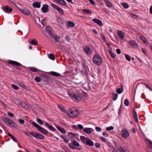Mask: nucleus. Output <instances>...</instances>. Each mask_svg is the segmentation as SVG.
Instances as JSON below:
<instances>
[{
	"instance_id": "obj_14",
	"label": "nucleus",
	"mask_w": 152,
	"mask_h": 152,
	"mask_svg": "<svg viewBox=\"0 0 152 152\" xmlns=\"http://www.w3.org/2000/svg\"><path fill=\"white\" fill-rule=\"evenodd\" d=\"M2 9H3L4 11L7 13L11 12L12 10V8H9L8 6H6L3 8Z\"/></svg>"
},
{
	"instance_id": "obj_10",
	"label": "nucleus",
	"mask_w": 152,
	"mask_h": 152,
	"mask_svg": "<svg viewBox=\"0 0 152 152\" xmlns=\"http://www.w3.org/2000/svg\"><path fill=\"white\" fill-rule=\"evenodd\" d=\"M48 5L47 4L43 5L41 8V10L44 13H46L48 12Z\"/></svg>"
},
{
	"instance_id": "obj_48",
	"label": "nucleus",
	"mask_w": 152,
	"mask_h": 152,
	"mask_svg": "<svg viewBox=\"0 0 152 152\" xmlns=\"http://www.w3.org/2000/svg\"><path fill=\"white\" fill-rule=\"evenodd\" d=\"M143 84H144L148 88L149 90H150L152 91V88L151 87V86H150V85L148 84H146V83H144Z\"/></svg>"
},
{
	"instance_id": "obj_23",
	"label": "nucleus",
	"mask_w": 152,
	"mask_h": 152,
	"mask_svg": "<svg viewBox=\"0 0 152 152\" xmlns=\"http://www.w3.org/2000/svg\"><path fill=\"white\" fill-rule=\"evenodd\" d=\"M33 6L35 8H39L40 7V3L37 2H34L33 4Z\"/></svg>"
},
{
	"instance_id": "obj_3",
	"label": "nucleus",
	"mask_w": 152,
	"mask_h": 152,
	"mask_svg": "<svg viewBox=\"0 0 152 152\" xmlns=\"http://www.w3.org/2000/svg\"><path fill=\"white\" fill-rule=\"evenodd\" d=\"M80 139L83 143H86L87 145L90 146L94 145V143L92 141L84 136H81Z\"/></svg>"
},
{
	"instance_id": "obj_9",
	"label": "nucleus",
	"mask_w": 152,
	"mask_h": 152,
	"mask_svg": "<svg viewBox=\"0 0 152 152\" xmlns=\"http://www.w3.org/2000/svg\"><path fill=\"white\" fill-rule=\"evenodd\" d=\"M3 120L6 124H8L10 126H12V124H14L13 121L8 118L4 117L3 118Z\"/></svg>"
},
{
	"instance_id": "obj_39",
	"label": "nucleus",
	"mask_w": 152,
	"mask_h": 152,
	"mask_svg": "<svg viewBox=\"0 0 152 152\" xmlns=\"http://www.w3.org/2000/svg\"><path fill=\"white\" fill-rule=\"evenodd\" d=\"M11 87L12 88L15 90H18L19 89V88L17 86L13 84L11 85Z\"/></svg>"
},
{
	"instance_id": "obj_7",
	"label": "nucleus",
	"mask_w": 152,
	"mask_h": 152,
	"mask_svg": "<svg viewBox=\"0 0 152 152\" xmlns=\"http://www.w3.org/2000/svg\"><path fill=\"white\" fill-rule=\"evenodd\" d=\"M30 134L36 138L39 139H43L44 138V136L42 134L36 132H30Z\"/></svg>"
},
{
	"instance_id": "obj_25",
	"label": "nucleus",
	"mask_w": 152,
	"mask_h": 152,
	"mask_svg": "<svg viewBox=\"0 0 152 152\" xmlns=\"http://www.w3.org/2000/svg\"><path fill=\"white\" fill-rule=\"evenodd\" d=\"M118 34L120 38L122 40L124 39V34L122 31H118Z\"/></svg>"
},
{
	"instance_id": "obj_55",
	"label": "nucleus",
	"mask_w": 152,
	"mask_h": 152,
	"mask_svg": "<svg viewBox=\"0 0 152 152\" xmlns=\"http://www.w3.org/2000/svg\"><path fill=\"white\" fill-rule=\"evenodd\" d=\"M118 95L117 94H115L113 96V100L114 101H115L117 98Z\"/></svg>"
},
{
	"instance_id": "obj_35",
	"label": "nucleus",
	"mask_w": 152,
	"mask_h": 152,
	"mask_svg": "<svg viewBox=\"0 0 152 152\" xmlns=\"http://www.w3.org/2000/svg\"><path fill=\"white\" fill-rule=\"evenodd\" d=\"M59 13L61 15H63L64 13V10L61 8L59 7L57 9Z\"/></svg>"
},
{
	"instance_id": "obj_38",
	"label": "nucleus",
	"mask_w": 152,
	"mask_h": 152,
	"mask_svg": "<svg viewBox=\"0 0 152 152\" xmlns=\"http://www.w3.org/2000/svg\"><path fill=\"white\" fill-rule=\"evenodd\" d=\"M108 52L111 57H112L113 58H115V55L112 52V51L109 50Z\"/></svg>"
},
{
	"instance_id": "obj_30",
	"label": "nucleus",
	"mask_w": 152,
	"mask_h": 152,
	"mask_svg": "<svg viewBox=\"0 0 152 152\" xmlns=\"http://www.w3.org/2000/svg\"><path fill=\"white\" fill-rule=\"evenodd\" d=\"M7 134L11 138L12 140L14 141V142H17V140L14 137L12 136V135L9 133H7Z\"/></svg>"
},
{
	"instance_id": "obj_52",
	"label": "nucleus",
	"mask_w": 152,
	"mask_h": 152,
	"mask_svg": "<svg viewBox=\"0 0 152 152\" xmlns=\"http://www.w3.org/2000/svg\"><path fill=\"white\" fill-rule=\"evenodd\" d=\"M123 90H121L120 88H118L117 89L116 91L119 94H120L123 92Z\"/></svg>"
},
{
	"instance_id": "obj_47",
	"label": "nucleus",
	"mask_w": 152,
	"mask_h": 152,
	"mask_svg": "<svg viewBox=\"0 0 152 152\" xmlns=\"http://www.w3.org/2000/svg\"><path fill=\"white\" fill-rule=\"evenodd\" d=\"M125 57L126 59L128 61H130L131 60V58L130 56L127 54L125 55Z\"/></svg>"
},
{
	"instance_id": "obj_32",
	"label": "nucleus",
	"mask_w": 152,
	"mask_h": 152,
	"mask_svg": "<svg viewBox=\"0 0 152 152\" xmlns=\"http://www.w3.org/2000/svg\"><path fill=\"white\" fill-rule=\"evenodd\" d=\"M82 11L88 14H91L92 13V12L88 9L83 10Z\"/></svg>"
},
{
	"instance_id": "obj_13",
	"label": "nucleus",
	"mask_w": 152,
	"mask_h": 152,
	"mask_svg": "<svg viewBox=\"0 0 152 152\" xmlns=\"http://www.w3.org/2000/svg\"><path fill=\"white\" fill-rule=\"evenodd\" d=\"M84 51L85 53L88 55H89L91 53V50L90 49L89 47L88 46H86L85 48L84 49Z\"/></svg>"
},
{
	"instance_id": "obj_19",
	"label": "nucleus",
	"mask_w": 152,
	"mask_h": 152,
	"mask_svg": "<svg viewBox=\"0 0 152 152\" xmlns=\"http://www.w3.org/2000/svg\"><path fill=\"white\" fill-rule=\"evenodd\" d=\"M45 125L47 128L49 129V130L52 131H55L56 130V129L54 127H53L52 125H49L46 122H45Z\"/></svg>"
},
{
	"instance_id": "obj_11",
	"label": "nucleus",
	"mask_w": 152,
	"mask_h": 152,
	"mask_svg": "<svg viewBox=\"0 0 152 152\" xmlns=\"http://www.w3.org/2000/svg\"><path fill=\"white\" fill-rule=\"evenodd\" d=\"M20 11L25 15H28L30 14V11L26 9H20Z\"/></svg>"
},
{
	"instance_id": "obj_24",
	"label": "nucleus",
	"mask_w": 152,
	"mask_h": 152,
	"mask_svg": "<svg viewBox=\"0 0 152 152\" xmlns=\"http://www.w3.org/2000/svg\"><path fill=\"white\" fill-rule=\"evenodd\" d=\"M46 30L48 34L49 35H51V31L52 30L51 28L49 26H47L46 28Z\"/></svg>"
},
{
	"instance_id": "obj_61",
	"label": "nucleus",
	"mask_w": 152,
	"mask_h": 152,
	"mask_svg": "<svg viewBox=\"0 0 152 152\" xmlns=\"http://www.w3.org/2000/svg\"><path fill=\"white\" fill-rule=\"evenodd\" d=\"M93 5H95V2L93 0H88Z\"/></svg>"
},
{
	"instance_id": "obj_12",
	"label": "nucleus",
	"mask_w": 152,
	"mask_h": 152,
	"mask_svg": "<svg viewBox=\"0 0 152 152\" xmlns=\"http://www.w3.org/2000/svg\"><path fill=\"white\" fill-rule=\"evenodd\" d=\"M128 42L133 48H136L137 47V42L134 40H130Z\"/></svg>"
},
{
	"instance_id": "obj_43",
	"label": "nucleus",
	"mask_w": 152,
	"mask_h": 152,
	"mask_svg": "<svg viewBox=\"0 0 152 152\" xmlns=\"http://www.w3.org/2000/svg\"><path fill=\"white\" fill-rule=\"evenodd\" d=\"M29 69L31 70L34 72H36L38 70V69L34 67H30Z\"/></svg>"
},
{
	"instance_id": "obj_17",
	"label": "nucleus",
	"mask_w": 152,
	"mask_h": 152,
	"mask_svg": "<svg viewBox=\"0 0 152 152\" xmlns=\"http://www.w3.org/2000/svg\"><path fill=\"white\" fill-rule=\"evenodd\" d=\"M9 63L12 65L13 66H20L21 65V64L20 63L17 62L12 60H10V61H9Z\"/></svg>"
},
{
	"instance_id": "obj_54",
	"label": "nucleus",
	"mask_w": 152,
	"mask_h": 152,
	"mask_svg": "<svg viewBox=\"0 0 152 152\" xmlns=\"http://www.w3.org/2000/svg\"><path fill=\"white\" fill-rule=\"evenodd\" d=\"M19 85L22 87L24 88L25 87V85L22 82H20L19 83Z\"/></svg>"
},
{
	"instance_id": "obj_57",
	"label": "nucleus",
	"mask_w": 152,
	"mask_h": 152,
	"mask_svg": "<svg viewBox=\"0 0 152 152\" xmlns=\"http://www.w3.org/2000/svg\"><path fill=\"white\" fill-rule=\"evenodd\" d=\"M102 135L106 137L108 136V135L106 132H103L102 133Z\"/></svg>"
},
{
	"instance_id": "obj_34",
	"label": "nucleus",
	"mask_w": 152,
	"mask_h": 152,
	"mask_svg": "<svg viewBox=\"0 0 152 152\" xmlns=\"http://www.w3.org/2000/svg\"><path fill=\"white\" fill-rule=\"evenodd\" d=\"M49 58L53 60H54L55 59V57L53 54H50V55H48Z\"/></svg>"
},
{
	"instance_id": "obj_37",
	"label": "nucleus",
	"mask_w": 152,
	"mask_h": 152,
	"mask_svg": "<svg viewBox=\"0 0 152 152\" xmlns=\"http://www.w3.org/2000/svg\"><path fill=\"white\" fill-rule=\"evenodd\" d=\"M134 118L135 119V121L137 122H138V120L137 117V114L136 112L135 111L134 113L133 114Z\"/></svg>"
},
{
	"instance_id": "obj_8",
	"label": "nucleus",
	"mask_w": 152,
	"mask_h": 152,
	"mask_svg": "<svg viewBox=\"0 0 152 152\" xmlns=\"http://www.w3.org/2000/svg\"><path fill=\"white\" fill-rule=\"evenodd\" d=\"M113 152H128V151L126 148L120 146L118 148H114Z\"/></svg>"
},
{
	"instance_id": "obj_22",
	"label": "nucleus",
	"mask_w": 152,
	"mask_h": 152,
	"mask_svg": "<svg viewBox=\"0 0 152 152\" xmlns=\"http://www.w3.org/2000/svg\"><path fill=\"white\" fill-rule=\"evenodd\" d=\"M92 21L98 24L99 26H101L102 25V22L99 19H94L92 20Z\"/></svg>"
},
{
	"instance_id": "obj_5",
	"label": "nucleus",
	"mask_w": 152,
	"mask_h": 152,
	"mask_svg": "<svg viewBox=\"0 0 152 152\" xmlns=\"http://www.w3.org/2000/svg\"><path fill=\"white\" fill-rule=\"evenodd\" d=\"M122 136L124 139H126L129 136V133L128 130L125 128L122 129L121 132Z\"/></svg>"
},
{
	"instance_id": "obj_46",
	"label": "nucleus",
	"mask_w": 152,
	"mask_h": 152,
	"mask_svg": "<svg viewBox=\"0 0 152 152\" xmlns=\"http://www.w3.org/2000/svg\"><path fill=\"white\" fill-rule=\"evenodd\" d=\"M51 6L55 8V9L57 10V9L59 7L57 5H55V4L52 3L51 4Z\"/></svg>"
},
{
	"instance_id": "obj_64",
	"label": "nucleus",
	"mask_w": 152,
	"mask_h": 152,
	"mask_svg": "<svg viewBox=\"0 0 152 152\" xmlns=\"http://www.w3.org/2000/svg\"><path fill=\"white\" fill-rule=\"evenodd\" d=\"M141 50H142V52L144 54H146V52L145 50V49H144L143 48H141Z\"/></svg>"
},
{
	"instance_id": "obj_31",
	"label": "nucleus",
	"mask_w": 152,
	"mask_h": 152,
	"mask_svg": "<svg viewBox=\"0 0 152 152\" xmlns=\"http://www.w3.org/2000/svg\"><path fill=\"white\" fill-rule=\"evenodd\" d=\"M122 6L125 9H128L129 8V6L128 4L126 3H122L121 4Z\"/></svg>"
},
{
	"instance_id": "obj_33",
	"label": "nucleus",
	"mask_w": 152,
	"mask_h": 152,
	"mask_svg": "<svg viewBox=\"0 0 152 152\" xmlns=\"http://www.w3.org/2000/svg\"><path fill=\"white\" fill-rule=\"evenodd\" d=\"M38 44V42H37L36 39H34L31 40V42L30 44H32L34 45H36Z\"/></svg>"
},
{
	"instance_id": "obj_4",
	"label": "nucleus",
	"mask_w": 152,
	"mask_h": 152,
	"mask_svg": "<svg viewBox=\"0 0 152 152\" xmlns=\"http://www.w3.org/2000/svg\"><path fill=\"white\" fill-rule=\"evenodd\" d=\"M69 96L73 100L79 101L81 99V97L79 95H77L76 94L73 93H68Z\"/></svg>"
},
{
	"instance_id": "obj_49",
	"label": "nucleus",
	"mask_w": 152,
	"mask_h": 152,
	"mask_svg": "<svg viewBox=\"0 0 152 152\" xmlns=\"http://www.w3.org/2000/svg\"><path fill=\"white\" fill-rule=\"evenodd\" d=\"M35 80L36 81L39 82H40L41 79L39 77L37 76L35 77Z\"/></svg>"
},
{
	"instance_id": "obj_45",
	"label": "nucleus",
	"mask_w": 152,
	"mask_h": 152,
	"mask_svg": "<svg viewBox=\"0 0 152 152\" xmlns=\"http://www.w3.org/2000/svg\"><path fill=\"white\" fill-rule=\"evenodd\" d=\"M113 126H110L106 127V130L107 131H109L113 129Z\"/></svg>"
},
{
	"instance_id": "obj_50",
	"label": "nucleus",
	"mask_w": 152,
	"mask_h": 152,
	"mask_svg": "<svg viewBox=\"0 0 152 152\" xmlns=\"http://www.w3.org/2000/svg\"><path fill=\"white\" fill-rule=\"evenodd\" d=\"M37 121L41 125H42L43 124V122L40 119L37 118Z\"/></svg>"
},
{
	"instance_id": "obj_42",
	"label": "nucleus",
	"mask_w": 152,
	"mask_h": 152,
	"mask_svg": "<svg viewBox=\"0 0 152 152\" xmlns=\"http://www.w3.org/2000/svg\"><path fill=\"white\" fill-rule=\"evenodd\" d=\"M61 137L62 139H64V141L68 143L69 142V140H68L66 138L65 136L61 135Z\"/></svg>"
},
{
	"instance_id": "obj_63",
	"label": "nucleus",
	"mask_w": 152,
	"mask_h": 152,
	"mask_svg": "<svg viewBox=\"0 0 152 152\" xmlns=\"http://www.w3.org/2000/svg\"><path fill=\"white\" fill-rule=\"evenodd\" d=\"M7 114L10 117H13L14 116V114L13 113L10 112H8Z\"/></svg>"
},
{
	"instance_id": "obj_36",
	"label": "nucleus",
	"mask_w": 152,
	"mask_h": 152,
	"mask_svg": "<svg viewBox=\"0 0 152 152\" xmlns=\"http://www.w3.org/2000/svg\"><path fill=\"white\" fill-rule=\"evenodd\" d=\"M59 107L61 109V110L64 113L66 112V110L65 109L64 106L62 105H58Z\"/></svg>"
},
{
	"instance_id": "obj_28",
	"label": "nucleus",
	"mask_w": 152,
	"mask_h": 152,
	"mask_svg": "<svg viewBox=\"0 0 152 152\" xmlns=\"http://www.w3.org/2000/svg\"><path fill=\"white\" fill-rule=\"evenodd\" d=\"M66 24L68 27H73L75 26V24L70 21L67 22L66 23Z\"/></svg>"
},
{
	"instance_id": "obj_6",
	"label": "nucleus",
	"mask_w": 152,
	"mask_h": 152,
	"mask_svg": "<svg viewBox=\"0 0 152 152\" xmlns=\"http://www.w3.org/2000/svg\"><path fill=\"white\" fill-rule=\"evenodd\" d=\"M79 143L75 141H72L68 145L69 147L72 149H76V147L79 146Z\"/></svg>"
},
{
	"instance_id": "obj_51",
	"label": "nucleus",
	"mask_w": 152,
	"mask_h": 152,
	"mask_svg": "<svg viewBox=\"0 0 152 152\" xmlns=\"http://www.w3.org/2000/svg\"><path fill=\"white\" fill-rule=\"evenodd\" d=\"M124 104L126 106H128L129 104V101L127 99H125L124 101Z\"/></svg>"
},
{
	"instance_id": "obj_27",
	"label": "nucleus",
	"mask_w": 152,
	"mask_h": 152,
	"mask_svg": "<svg viewBox=\"0 0 152 152\" xmlns=\"http://www.w3.org/2000/svg\"><path fill=\"white\" fill-rule=\"evenodd\" d=\"M50 73L52 75L56 77H59L61 76V75L59 73L54 72H51Z\"/></svg>"
},
{
	"instance_id": "obj_15",
	"label": "nucleus",
	"mask_w": 152,
	"mask_h": 152,
	"mask_svg": "<svg viewBox=\"0 0 152 152\" xmlns=\"http://www.w3.org/2000/svg\"><path fill=\"white\" fill-rule=\"evenodd\" d=\"M37 129L39 131L43 134H47L48 133V132L46 130L40 126Z\"/></svg>"
},
{
	"instance_id": "obj_18",
	"label": "nucleus",
	"mask_w": 152,
	"mask_h": 152,
	"mask_svg": "<svg viewBox=\"0 0 152 152\" xmlns=\"http://www.w3.org/2000/svg\"><path fill=\"white\" fill-rule=\"evenodd\" d=\"M93 131V129L91 128H85L83 129V132L88 134H91Z\"/></svg>"
},
{
	"instance_id": "obj_40",
	"label": "nucleus",
	"mask_w": 152,
	"mask_h": 152,
	"mask_svg": "<svg viewBox=\"0 0 152 152\" xmlns=\"http://www.w3.org/2000/svg\"><path fill=\"white\" fill-rule=\"evenodd\" d=\"M99 138L100 140L106 143L108 141L107 140V139L103 137H99Z\"/></svg>"
},
{
	"instance_id": "obj_62",
	"label": "nucleus",
	"mask_w": 152,
	"mask_h": 152,
	"mask_svg": "<svg viewBox=\"0 0 152 152\" xmlns=\"http://www.w3.org/2000/svg\"><path fill=\"white\" fill-rule=\"evenodd\" d=\"M30 132H25L24 133V134L28 136H29V134H30Z\"/></svg>"
},
{
	"instance_id": "obj_2",
	"label": "nucleus",
	"mask_w": 152,
	"mask_h": 152,
	"mask_svg": "<svg viewBox=\"0 0 152 152\" xmlns=\"http://www.w3.org/2000/svg\"><path fill=\"white\" fill-rule=\"evenodd\" d=\"M93 62L94 64L97 65H100L102 63V59L100 55L96 54L94 57Z\"/></svg>"
},
{
	"instance_id": "obj_41",
	"label": "nucleus",
	"mask_w": 152,
	"mask_h": 152,
	"mask_svg": "<svg viewBox=\"0 0 152 152\" xmlns=\"http://www.w3.org/2000/svg\"><path fill=\"white\" fill-rule=\"evenodd\" d=\"M54 38L55 39V40L58 42H59V40L60 39V37L57 36H54Z\"/></svg>"
},
{
	"instance_id": "obj_20",
	"label": "nucleus",
	"mask_w": 152,
	"mask_h": 152,
	"mask_svg": "<svg viewBox=\"0 0 152 152\" xmlns=\"http://www.w3.org/2000/svg\"><path fill=\"white\" fill-rule=\"evenodd\" d=\"M56 126L58 130L61 133L63 134H65L66 133V132L64 128L61 127L58 125H56Z\"/></svg>"
},
{
	"instance_id": "obj_1",
	"label": "nucleus",
	"mask_w": 152,
	"mask_h": 152,
	"mask_svg": "<svg viewBox=\"0 0 152 152\" xmlns=\"http://www.w3.org/2000/svg\"><path fill=\"white\" fill-rule=\"evenodd\" d=\"M79 114L78 110L74 108L69 109L67 111L68 115L70 117L74 118L77 117Z\"/></svg>"
},
{
	"instance_id": "obj_60",
	"label": "nucleus",
	"mask_w": 152,
	"mask_h": 152,
	"mask_svg": "<svg viewBox=\"0 0 152 152\" xmlns=\"http://www.w3.org/2000/svg\"><path fill=\"white\" fill-rule=\"evenodd\" d=\"M41 23L42 25H45V19H42L41 20Z\"/></svg>"
},
{
	"instance_id": "obj_29",
	"label": "nucleus",
	"mask_w": 152,
	"mask_h": 152,
	"mask_svg": "<svg viewBox=\"0 0 152 152\" xmlns=\"http://www.w3.org/2000/svg\"><path fill=\"white\" fill-rule=\"evenodd\" d=\"M106 4L107 5L108 7H111L112 6V3L108 0H106L105 1Z\"/></svg>"
},
{
	"instance_id": "obj_21",
	"label": "nucleus",
	"mask_w": 152,
	"mask_h": 152,
	"mask_svg": "<svg viewBox=\"0 0 152 152\" xmlns=\"http://www.w3.org/2000/svg\"><path fill=\"white\" fill-rule=\"evenodd\" d=\"M55 1L60 4L65 6L66 4V2L64 0H54Z\"/></svg>"
},
{
	"instance_id": "obj_44",
	"label": "nucleus",
	"mask_w": 152,
	"mask_h": 152,
	"mask_svg": "<svg viewBox=\"0 0 152 152\" xmlns=\"http://www.w3.org/2000/svg\"><path fill=\"white\" fill-rule=\"evenodd\" d=\"M32 124L33 126H34L35 127L37 128V129L40 126L39 125L34 122H32Z\"/></svg>"
},
{
	"instance_id": "obj_58",
	"label": "nucleus",
	"mask_w": 152,
	"mask_h": 152,
	"mask_svg": "<svg viewBox=\"0 0 152 152\" xmlns=\"http://www.w3.org/2000/svg\"><path fill=\"white\" fill-rule=\"evenodd\" d=\"M131 17L134 19H136L138 18V16L134 14H132L131 15Z\"/></svg>"
},
{
	"instance_id": "obj_26",
	"label": "nucleus",
	"mask_w": 152,
	"mask_h": 152,
	"mask_svg": "<svg viewBox=\"0 0 152 152\" xmlns=\"http://www.w3.org/2000/svg\"><path fill=\"white\" fill-rule=\"evenodd\" d=\"M141 39L143 41V42L147 45L149 44V43L146 39L143 36H141L140 37Z\"/></svg>"
},
{
	"instance_id": "obj_53",
	"label": "nucleus",
	"mask_w": 152,
	"mask_h": 152,
	"mask_svg": "<svg viewBox=\"0 0 152 152\" xmlns=\"http://www.w3.org/2000/svg\"><path fill=\"white\" fill-rule=\"evenodd\" d=\"M95 130L97 132H101L102 131L101 129L98 127H95Z\"/></svg>"
},
{
	"instance_id": "obj_59",
	"label": "nucleus",
	"mask_w": 152,
	"mask_h": 152,
	"mask_svg": "<svg viewBox=\"0 0 152 152\" xmlns=\"http://www.w3.org/2000/svg\"><path fill=\"white\" fill-rule=\"evenodd\" d=\"M78 127L79 129H83V126L82 125L80 124L78 125Z\"/></svg>"
},
{
	"instance_id": "obj_16",
	"label": "nucleus",
	"mask_w": 152,
	"mask_h": 152,
	"mask_svg": "<svg viewBox=\"0 0 152 152\" xmlns=\"http://www.w3.org/2000/svg\"><path fill=\"white\" fill-rule=\"evenodd\" d=\"M146 150L147 152H152V142H149Z\"/></svg>"
},
{
	"instance_id": "obj_56",
	"label": "nucleus",
	"mask_w": 152,
	"mask_h": 152,
	"mask_svg": "<svg viewBox=\"0 0 152 152\" xmlns=\"http://www.w3.org/2000/svg\"><path fill=\"white\" fill-rule=\"evenodd\" d=\"M18 121L21 124H23L25 122L24 120L22 119H19L18 120Z\"/></svg>"
}]
</instances>
